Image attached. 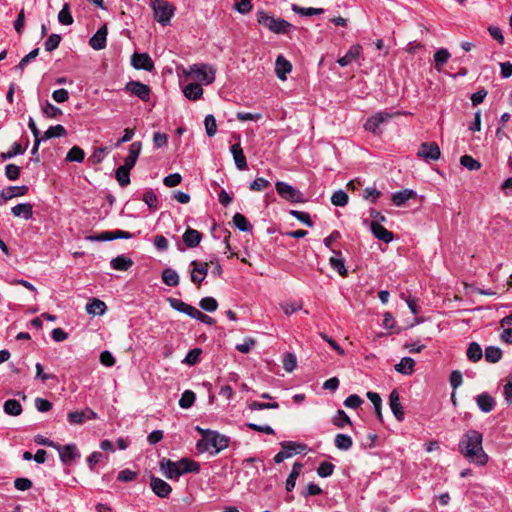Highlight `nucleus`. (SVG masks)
Returning <instances> with one entry per match:
<instances>
[{"mask_svg": "<svg viewBox=\"0 0 512 512\" xmlns=\"http://www.w3.org/2000/svg\"><path fill=\"white\" fill-rule=\"evenodd\" d=\"M280 446L282 448V451H284L285 453L290 452L291 457L294 454L303 452L307 448L305 444H300L293 441H283L280 443Z\"/></svg>", "mask_w": 512, "mask_h": 512, "instance_id": "obj_37", "label": "nucleus"}, {"mask_svg": "<svg viewBox=\"0 0 512 512\" xmlns=\"http://www.w3.org/2000/svg\"><path fill=\"white\" fill-rule=\"evenodd\" d=\"M92 419H98V415L88 407L81 411H72L67 415V420L72 425H80Z\"/></svg>", "mask_w": 512, "mask_h": 512, "instance_id": "obj_10", "label": "nucleus"}, {"mask_svg": "<svg viewBox=\"0 0 512 512\" xmlns=\"http://www.w3.org/2000/svg\"><path fill=\"white\" fill-rule=\"evenodd\" d=\"M125 91L131 93L132 95L145 102L150 99V87L140 81H129L125 85Z\"/></svg>", "mask_w": 512, "mask_h": 512, "instance_id": "obj_9", "label": "nucleus"}, {"mask_svg": "<svg viewBox=\"0 0 512 512\" xmlns=\"http://www.w3.org/2000/svg\"><path fill=\"white\" fill-rule=\"evenodd\" d=\"M159 465L164 476L170 480H178L183 474L200 471L199 463L188 458H182L178 461L163 458Z\"/></svg>", "mask_w": 512, "mask_h": 512, "instance_id": "obj_2", "label": "nucleus"}, {"mask_svg": "<svg viewBox=\"0 0 512 512\" xmlns=\"http://www.w3.org/2000/svg\"><path fill=\"white\" fill-rule=\"evenodd\" d=\"M234 163L239 170L247 168V160L239 143L233 144L230 148Z\"/></svg>", "mask_w": 512, "mask_h": 512, "instance_id": "obj_24", "label": "nucleus"}, {"mask_svg": "<svg viewBox=\"0 0 512 512\" xmlns=\"http://www.w3.org/2000/svg\"><path fill=\"white\" fill-rule=\"evenodd\" d=\"M199 306L207 312H214L218 308V302L213 297H204L200 300Z\"/></svg>", "mask_w": 512, "mask_h": 512, "instance_id": "obj_54", "label": "nucleus"}, {"mask_svg": "<svg viewBox=\"0 0 512 512\" xmlns=\"http://www.w3.org/2000/svg\"><path fill=\"white\" fill-rule=\"evenodd\" d=\"M361 51L362 47L359 44L352 45L346 54L337 60V63L341 67H346L359 58Z\"/></svg>", "mask_w": 512, "mask_h": 512, "instance_id": "obj_18", "label": "nucleus"}, {"mask_svg": "<svg viewBox=\"0 0 512 512\" xmlns=\"http://www.w3.org/2000/svg\"><path fill=\"white\" fill-rule=\"evenodd\" d=\"M303 465L299 462H295L293 464L292 470L286 480V490L292 491L296 485V480L300 474V471L302 469Z\"/></svg>", "mask_w": 512, "mask_h": 512, "instance_id": "obj_34", "label": "nucleus"}, {"mask_svg": "<svg viewBox=\"0 0 512 512\" xmlns=\"http://www.w3.org/2000/svg\"><path fill=\"white\" fill-rule=\"evenodd\" d=\"M466 356L471 362L479 361L483 356L481 346L476 342H471L466 351Z\"/></svg>", "mask_w": 512, "mask_h": 512, "instance_id": "obj_39", "label": "nucleus"}, {"mask_svg": "<svg viewBox=\"0 0 512 512\" xmlns=\"http://www.w3.org/2000/svg\"><path fill=\"white\" fill-rule=\"evenodd\" d=\"M131 65L137 70L151 72L154 69V62L147 53H134L131 56Z\"/></svg>", "mask_w": 512, "mask_h": 512, "instance_id": "obj_13", "label": "nucleus"}, {"mask_svg": "<svg viewBox=\"0 0 512 512\" xmlns=\"http://www.w3.org/2000/svg\"><path fill=\"white\" fill-rule=\"evenodd\" d=\"M363 403V399L357 394H351L344 400V405L347 408L357 409Z\"/></svg>", "mask_w": 512, "mask_h": 512, "instance_id": "obj_60", "label": "nucleus"}, {"mask_svg": "<svg viewBox=\"0 0 512 512\" xmlns=\"http://www.w3.org/2000/svg\"><path fill=\"white\" fill-rule=\"evenodd\" d=\"M132 168L124 164L119 166L115 171V177L121 187H125L130 183V170Z\"/></svg>", "mask_w": 512, "mask_h": 512, "instance_id": "obj_33", "label": "nucleus"}, {"mask_svg": "<svg viewBox=\"0 0 512 512\" xmlns=\"http://www.w3.org/2000/svg\"><path fill=\"white\" fill-rule=\"evenodd\" d=\"M29 188L26 185L22 186H9L6 189L0 191V204L19 196H24L27 194Z\"/></svg>", "mask_w": 512, "mask_h": 512, "instance_id": "obj_15", "label": "nucleus"}, {"mask_svg": "<svg viewBox=\"0 0 512 512\" xmlns=\"http://www.w3.org/2000/svg\"><path fill=\"white\" fill-rule=\"evenodd\" d=\"M190 265L193 267L190 273L191 281L200 287L208 273V264L206 262H198L193 260Z\"/></svg>", "mask_w": 512, "mask_h": 512, "instance_id": "obj_14", "label": "nucleus"}, {"mask_svg": "<svg viewBox=\"0 0 512 512\" xmlns=\"http://www.w3.org/2000/svg\"><path fill=\"white\" fill-rule=\"evenodd\" d=\"M440 155V149L434 142L422 143L417 152V156L427 162L438 160Z\"/></svg>", "mask_w": 512, "mask_h": 512, "instance_id": "obj_12", "label": "nucleus"}, {"mask_svg": "<svg viewBox=\"0 0 512 512\" xmlns=\"http://www.w3.org/2000/svg\"><path fill=\"white\" fill-rule=\"evenodd\" d=\"M59 452L61 461L64 464H71L76 459L80 458V453L75 444L59 445L55 448Z\"/></svg>", "mask_w": 512, "mask_h": 512, "instance_id": "obj_11", "label": "nucleus"}, {"mask_svg": "<svg viewBox=\"0 0 512 512\" xmlns=\"http://www.w3.org/2000/svg\"><path fill=\"white\" fill-rule=\"evenodd\" d=\"M415 362L410 357H403L401 361L395 365V370L403 375H410L414 371Z\"/></svg>", "mask_w": 512, "mask_h": 512, "instance_id": "obj_32", "label": "nucleus"}, {"mask_svg": "<svg viewBox=\"0 0 512 512\" xmlns=\"http://www.w3.org/2000/svg\"><path fill=\"white\" fill-rule=\"evenodd\" d=\"M292 10L295 13L302 15V16H312V15H319V14L323 13V9H321V8H313V7L304 8V7H300L296 4L292 5Z\"/></svg>", "mask_w": 512, "mask_h": 512, "instance_id": "obj_49", "label": "nucleus"}, {"mask_svg": "<svg viewBox=\"0 0 512 512\" xmlns=\"http://www.w3.org/2000/svg\"><path fill=\"white\" fill-rule=\"evenodd\" d=\"M162 281L167 286L176 287L180 283V277L174 269L166 268L162 271Z\"/></svg>", "mask_w": 512, "mask_h": 512, "instance_id": "obj_31", "label": "nucleus"}, {"mask_svg": "<svg viewBox=\"0 0 512 512\" xmlns=\"http://www.w3.org/2000/svg\"><path fill=\"white\" fill-rule=\"evenodd\" d=\"M269 186H270V182L268 180H266L265 178L260 177V178H256L253 182H251L249 188L252 191L260 192V191L265 190Z\"/></svg>", "mask_w": 512, "mask_h": 512, "instance_id": "obj_64", "label": "nucleus"}, {"mask_svg": "<svg viewBox=\"0 0 512 512\" xmlns=\"http://www.w3.org/2000/svg\"><path fill=\"white\" fill-rule=\"evenodd\" d=\"M332 423L338 428H343L345 425H352L350 417L344 410L341 409L338 410L335 416L332 418Z\"/></svg>", "mask_w": 512, "mask_h": 512, "instance_id": "obj_42", "label": "nucleus"}, {"mask_svg": "<svg viewBox=\"0 0 512 512\" xmlns=\"http://www.w3.org/2000/svg\"><path fill=\"white\" fill-rule=\"evenodd\" d=\"M58 21L63 25H71L73 23V17L69 11V5L64 4L63 8L58 13Z\"/></svg>", "mask_w": 512, "mask_h": 512, "instance_id": "obj_55", "label": "nucleus"}, {"mask_svg": "<svg viewBox=\"0 0 512 512\" xmlns=\"http://www.w3.org/2000/svg\"><path fill=\"white\" fill-rule=\"evenodd\" d=\"M292 70L291 63L282 55H279L275 62V73L280 80H286L287 74Z\"/></svg>", "mask_w": 512, "mask_h": 512, "instance_id": "obj_20", "label": "nucleus"}, {"mask_svg": "<svg viewBox=\"0 0 512 512\" xmlns=\"http://www.w3.org/2000/svg\"><path fill=\"white\" fill-rule=\"evenodd\" d=\"M23 153H24V149H22L21 144L18 142H14L9 151L2 152L0 154V158L3 161H5V160L13 158L16 155H21Z\"/></svg>", "mask_w": 512, "mask_h": 512, "instance_id": "obj_50", "label": "nucleus"}, {"mask_svg": "<svg viewBox=\"0 0 512 512\" xmlns=\"http://www.w3.org/2000/svg\"><path fill=\"white\" fill-rule=\"evenodd\" d=\"M248 409L251 411H259V410H265V409H278L279 404L277 402H258V401H252L248 403Z\"/></svg>", "mask_w": 512, "mask_h": 512, "instance_id": "obj_46", "label": "nucleus"}, {"mask_svg": "<svg viewBox=\"0 0 512 512\" xmlns=\"http://www.w3.org/2000/svg\"><path fill=\"white\" fill-rule=\"evenodd\" d=\"M11 213L15 217H22L29 220L33 216V206L31 203H20L11 208Z\"/></svg>", "mask_w": 512, "mask_h": 512, "instance_id": "obj_26", "label": "nucleus"}, {"mask_svg": "<svg viewBox=\"0 0 512 512\" xmlns=\"http://www.w3.org/2000/svg\"><path fill=\"white\" fill-rule=\"evenodd\" d=\"M233 224L238 230L242 232H249L252 230V225L249 223L247 218L241 213H236L233 216Z\"/></svg>", "mask_w": 512, "mask_h": 512, "instance_id": "obj_41", "label": "nucleus"}, {"mask_svg": "<svg viewBox=\"0 0 512 512\" xmlns=\"http://www.w3.org/2000/svg\"><path fill=\"white\" fill-rule=\"evenodd\" d=\"M370 230L375 238L385 243H389L393 240V233L388 231L385 227L377 222H371Z\"/></svg>", "mask_w": 512, "mask_h": 512, "instance_id": "obj_19", "label": "nucleus"}, {"mask_svg": "<svg viewBox=\"0 0 512 512\" xmlns=\"http://www.w3.org/2000/svg\"><path fill=\"white\" fill-rule=\"evenodd\" d=\"M142 200L145 202V204L149 207L151 211H156L158 209V197L152 189H148L144 192Z\"/></svg>", "mask_w": 512, "mask_h": 512, "instance_id": "obj_40", "label": "nucleus"}, {"mask_svg": "<svg viewBox=\"0 0 512 512\" xmlns=\"http://www.w3.org/2000/svg\"><path fill=\"white\" fill-rule=\"evenodd\" d=\"M85 153L83 149L78 146H73L66 155V161L69 162H82L84 160Z\"/></svg>", "mask_w": 512, "mask_h": 512, "instance_id": "obj_45", "label": "nucleus"}, {"mask_svg": "<svg viewBox=\"0 0 512 512\" xmlns=\"http://www.w3.org/2000/svg\"><path fill=\"white\" fill-rule=\"evenodd\" d=\"M334 444L339 450L348 451L352 447L353 441L349 435L339 433L335 436Z\"/></svg>", "mask_w": 512, "mask_h": 512, "instance_id": "obj_38", "label": "nucleus"}, {"mask_svg": "<svg viewBox=\"0 0 512 512\" xmlns=\"http://www.w3.org/2000/svg\"><path fill=\"white\" fill-rule=\"evenodd\" d=\"M201 354H202V349L201 348L191 349L187 353L186 357L183 359L182 362L187 364V365L193 366V365L197 364L200 361Z\"/></svg>", "mask_w": 512, "mask_h": 512, "instance_id": "obj_47", "label": "nucleus"}, {"mask_svg": "<svg viewBox=\"0 0 512 512\" xmlns=\"http://www.w3.org/2000/svg\"><path fill=\"white\" fill-rule=\"evenodd\" d=\"M416 195H417V193L414 190H412V189H404V190L397 191V192L393 193L392 201H393V203L396 206L401 207L408 200L416 197Z\"/></svg>", "mask_w": 512, "mask_h": 512, "instance_id": "obj_27", "label": "nucleus"}, {"mask_svg": "<svg viewBox=\"0 0 512 512\" xmlns=\"http://www.w3.org/2000/svg\"><path fill=\"white\" fill-rule=\"evenodd\" d=\"M476 403L479 409L484 413L491 412L495 407L494 398L488 393H481L476 397Z\"/></svg>", "mask_w": 512, "mask_h": 512, "instance_id": "obj_25", "label": "nucleus"}, {"mask_svg": "<svg viewBox=\"0 0 512 512\" xmlns=\"http://www.w3.org/2000/svg\"><path fill=\"white\" fill-rule=\"evenodd\" d=\"M107 28L103 26L90 38L89 44L95 50H102L106 47Z\"/></svg>", "mask_w": 512, "mask_h": 512, "instance_id": "obj_21", "label": "nucleus"}, {"mask_svg": "<svg viewBox=\"0 0 512 512\" xmlns=\"http://www.w3.org/2000/svg\"><path fill=\"white\" fill-rule=\"evenodd\" d=\"M256 18L260 25L275 34H287L291 30L295 29L294 25L288 21L281 18H275L264 10L257 11Z\"/></svg>", "mask_w": 512, "mask_h": 512, "instance_id": "obj_4", "label": "nucleus"}, {"mask_svg": "<svg viewBox=\"0 0 512 512\" xmlns=\"http://www.w3.org/2000/svg\"><path fill=\"white\" fill-rule=\"evenodd\" d=\"M389 406L390 409L398 421L404 420V410L400 402V396L396 389H394L389 395Z\"/></svg>", "mask_w": 512, "mask_h": 512, "instance_id": "obj_17", "label": "nucleus"}, {"mask_svg": "<svg viewBox=\"0 0 512 512\" xmlns=\"http://www.w3.org/2000/svg\"><path fill=\"white\" fill-rule=\"evenodd\" d=\"M186 74L200 84L209 85L215 80L216 69L209 64H193Z\"/></svg>", "mask_w": 512, "mask_h": 512, "instance_id": "obj_5", "label": "nucleus"}, {"mask_svg": "<svg viewBox=\"0 0 512 512\" xmlns=\"http://www.w3.org/2000/svg\"><path fill=\"white\" fill-rule=\"evenodd\" d=\"M110 265L114 270L127 271L133 266V260L124 255H119L111 260Z\"/></svg>", "mask_w": 512, "mask_h": 512, "instance_id": "obj_29", "label": "nucleus"}, {"mask_svg": "<svg viewBox=\"0 0 512 512\" xmlns=\"http://www.w3.org/2000/svg\"><path fill=\"white\" fill-rule=\"evenodd\" d=\"M150 487H151L152 491L158 497H161V498L167 497L172 491L171 486L166 481L162 480L161 478L154 477V476L151 477Z\"/></svg>", "mask_w": 512, "mask_h": 512, "instance_id": "obj_16", "label": "nucleus"}, {"mask_svg": "<svg viewBox=\"0 0 512 512\" xmlns=\"http://www.w3.org/2000/svg\"><path fill=\"white\" fill-rule=\"evenodd\" d=\"M393 117L392 113L386 111H380L370 116L365 124V130L377 134L379 132L380 125L387 123Z\"/></svg>", "mask_w": 512, "mask_h": 512, "instance_id": "obj_8", "label": "nucleus"}, {"mask_svg": "<svg viewBox=\"0 0 512 512\" xmlns=\"http://www.w3.org/2000/svg\"><path fill=\"white\" fill-rule=\"evenodd\" d=\"M333 471L334 465L330 462H322L317 468V474L322 478L331 476Z\"/></svg>", "mask_w": 512, "mask_h": 512, "instance_id": "obj_61", "label": "nucleus"}, {"mask_svg": "<svg viewBox=\"0 0 512 512\" xmlns=\"http://www.w3.org/2000/svg\"><path fill=\"white\" fill-rule=\"evenodd\" d=\"M331 267L336 270L341 276H346L348 271L345 267L344 260L341 258L331 257L330 260Z\"/></svg>", "mask_w": 512, "mask_h": 512, "instance_id": "obj_56", "label": "nucleus"}, {"mask_svg": "<svg viewBox=\"0 0 512 512\" xmlns=\"http://www.w3.org/2000/svg\"><path fill=\"white\" fill-rule=\"evenodd\" d=\"M196 400V395L191 390H185L179 400V406L183 409L190 408Z\"/></svg>", "mask_w": 512, "mask_h": 512, "instance_id": "obj_44", "label": "nucleus"}, {"mask_svg": "<svg viewBox=\"0 0 512 512\" xmlns=\"http://www.w3.org/2000/svg\"><path fill=\"white\" fill-rule=\"evenodd\" d=\"M61 42V36L59 34H51L45 41V50L52 52L55 50Z\"/></svg>", "mask_w": 512, "mask_h": 512, "instance_id": "obj_58", "label": "nucleus"}, {"mask_svg": "<svg viewBox=\"0 0 512 512\" xmlns=\"http://www.w3.org/2000/svg\"><path fill=\"white\" fill-rule=\"evenodd\" d=\"M66 135V129L64 126L58 124L55 126H50L49 129H47L44 134L40 137V140L47 141L54 137H62Z\"/></svg>", "mask_w": 512, "mask_h": 512, "instance_id": "obj_35", "label": "nucleus"}, {"mask_svg": "<svg viewBox=\"0 0 512 512\" xmlns=\"http://www.w3.org/2000/svg\"><path fill=\"white\" fill-rule=\"evenodd\" d=\"M182 238L183 242L188 248H194L200 244L202 240V234L195 229L187 228Z\"/></svg>", "mask_w": 512, "mask_h": 512, "instance_id": "obj_23", "label": "nucleus"}, {"mask_svg": "<svg viewBox=\"0 0 512 512\" xmlns=\"http://www.w3.org/2000/svg\"><path fill=\"white\" fill-rule=\"evenodd\" d=\"M448 61V50L440 49L434 55L435 68L441 71L443 65Z\"/></svg>", "mask_w": 512, "mask_h": 512, "instance_id": "obj_52", "label": "nucleus"}, {"mask_svg": "<svg viewBox=\"0 0 512 512\" xmlns=\"http://www.w3.org/2000/svg\"><path fill=\"white\" fill-rule=\"evenodd\" d=\"M107 310L106 304L97 298H94L86 305V311L90 315H103Z\"/></svg>", "mask_w": 512, "mask_h": 512, "instance_id": "obj_30", "label": "nucleus"}, {"mask_svg": "<svg viewBox=\"0 0 512 512\" xmlns=\"http://www.w3.org/2000/svg\"><path fill=\"white\" fill-rule=\"evenodd\" d=\"M502 357V351L499 347L489 346L485 349V359L489 363H497Z\"/></svg>", "mask_w": 512, "mask_h": 512, "instance_id": "obj_43", "label": "nucleus"}, {"mask_svg": "<svg viewBox=\"0 0 512 512\" xmlns=\"http://www.w3.org/2000/svg\"><path fill=\"white\" fill-rule=\"evenodd\" d=\"M4 412L11 416H19L23 409L19 401L15 399H8L3 405Z\"/></svg>", "mask_w": 512, "mask_h": 512, "instance_id": "obj_36", "label": "nucleus"}, {"mask_svg": "<svg viewBox=\"0 0 512 512\" xmlns=\"http://www.w3.org/2000/svg\"><path fill=\"white\" fill-rule=\"evenodd\" d=\"M297 366L296 356L292 353H286L283 357V367L287 372H292Z\"/></svg>", "mask_w": 512, "mask_h": 512, "instance_id": "obj_59", "label": "nucleus"}, {"mask_svg": "<svg viewBox=\"0 0 512 512\" xmlns=\"http://www.w3.org/2000/svg\"><path fill=\"white\" fill-rule=\"evenodd\" d=\"M20 167L15 165V164H8L6 165L5 167V176L11 180V181H15L19 178L20 176Z\"/></svg>", "mask_w": 512, "mask_h": 512, "instance_id": "obj_63", "label": "nucleus"}, {"mask_svg": "<svg viewBox=\"0 0 512 512\" xmlns=\"http://www.w3.org/2000/svg\"><path fill=\"white\" fill-rule=\"evenodd\" d=\"M203 438L196 444V448L200 453L210 452L216 455L229 445V438L212 430H202Z\"/></svg>", "mask_w": 512, "mask_h": 512, "instance_id": "obj_3", "label": "nucleus"}, {"mask_svg": "<svg viewBox=\"0 0 512 512\" xmlns=\"http://www.w3.org/2000/svg\"><path fill=\"white\" fill-rule=\"evenodd\" d=\"M482 441L483 436L479 431L468 430L459 442L460 453L467 461L477 466H485L489 459Z\"/></svg>", "mask_w": 512, "mask_h": 512, "instance_id": "obj_1", "label": "nucleus"}, {"mask_svg": "<svg viewBox=\"0 0 512 512\" xmlns=\"http://www.w3.org/2000/svg\"><path fill=\"white\" fill-rule=\"evenodd\" d=\"M42 112L44 115H46L48 118H56L59 115L62 114V111L60 108L54 106L50 102H46L45 105L42 107Z\"/></svg>", "mask_w": 512, "mask_h": 512, "instance_id": "obj_57", "label": "nucleus"}, {"mask_svg": "<svg viewBox=\"0 0 512 512\" xmlns=\"http://www.w3.org/2000/svg\"><path fill=\"white\" fill-rule=\"evenodd\" d=\"M151 5L155 20L163 26L168 25L174 13L173 6L164 0H151Z\"/></svg>", "mask_w": 512, "mask_h": 512, "instance_id": "obj_6", "label": "nucleus"}, {"mask_svg": "<svg viewBox=\"0 0 512 512\" xmlns=\"http://www.w3.org/2000/svg\"><path fill=\"white\" fill-rule=\"evenodd\" d=\"M460 163L463 167L467 168L470 171L478 170L481 167L480 162L475 160L470 155H464L460 158Z\"/></svg>", "mask_w": 512, "mask_h": 512, "instance_id": "obj_53", "label": "nucleus"}, {"mask_svg": "<svg viewBox=\"0 0 512 512\" xmlns=\"http://www.w3.org/2000/svg\"><path fill=\"white\" fill-rule=\"evenodd\" d=\"M275 187L279 196L286 201L293 203H302L305 201L303 193L286 182L277 181Z\"/></svg>", "mask_w": 512, "mask_h": 512, "instance_id": "obj_7", "label": "nucleus"}, {"mask_svg": "<svg viewBox=\"0 0 512 512\" xmlns=\"http://www.w3.org/2000/svg\"><path fill=\"white\" fill-rule=\"evenodd\" d=\"M204 125L206 134L209 137H213L217 133L216 119L212 114H208L205 116Z\"/></svg>", "mask_w": 512, "mask_h": 512, "instance_id": "obj_48", "label": "nucleus"}, {"mask_svg": "<svg viewBox=\"0 0 512 512\" xmlns=\"http://www.w3.org/2000/svg\"><path fill=\"white\" fill-rule=\"evenodd\" d=\"M290 214L308 227L313 226V222L311 221L310 215L307 212L291 210Z\"/></svg>", "mask_w": 512, "mask_h": 512, "instance_id": "obj_62", "label": "nucleus"}, {"mask_svg": "<svg viewBox=\"0 0 512 512\" xmlns=\"http://www.w3.org/2000/svg\"><path fill=\"white\" fill-rule=\"evenodd\" d=\"M142 143L135 141L129 146L127 157L124 159V165L133 168L137 162V159L141 153Z\"/></svg>", "mask_w": 512, "mask_h": 512, "instance_id": "obj_22", "label": "nucleus"}, {"mask_svg": "<svg viewBox=\"0 0 512 512\" xmlns=\"http://www.w3.org/2000/svg\"><path fill=\"white\" fill-rule=\"evenodd\" d=\"M184 96L189 100H198L203 95V88L200 83H189L183 89Z\"/></svg>", "mask_w": 512, "mask_h": 512, "instance_id": "obj_28", "label": "nucleus"}, {"mask_svg": "<svg viewBox=\"0 0 512 512\" xmlns=\"http://www.w3.org/2000/svg\"><path fill=\"white\" fill-rule=\"evenodd\" d=\"M348 195L343 190L335 191L331 197V202L335 206L343 207L348 203Z\"/></svg>", "mask_w": 512, "mask_h": 512, "instance_id": "obj_51", "label": "nucleus"}]
</instances>
